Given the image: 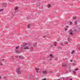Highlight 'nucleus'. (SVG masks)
Returning a JSON list of instances; mask_svg holds the SVG:
<instances>
[{"label": "nucleus", "mask_w": 80, "mask_h": 80, "mask_svg": "<svg viewBox=\"0 0 80 80\" xmlns=\"http://www.w3.org/2000/svg\"><path fill=\"white\" fill-rule=\"evenodd\" d=\"M27 45V44H24L22 45V49L26 50H28L29 48H30L31 50H33V47H35V45H33L32 44H30L28 46H26Z\"/></svg>", "instance_id": "nucleus-1"}, {"label": "nucleus", "mask_w": 80, "mask_h": 80, "mask_svg": "<svg viewBox=\"0 0 80 80\" xmlns=\"http://www.w3.org/2000/svg\"><path fill=\"white\" fill-rule=\"evenodd\" d=\"M16 58H17L19 60H22L24 58L23 56H19V57H17V56H16Z\"/></svg>", "instance_id": "nucleus-2"}, {"label": "nucleus", "mask_w": 80, "mask_h": 80, "mask_svg": "<svg viewBox=\"0 0 80 80\" xmlns=\"http://www.w3.org/2000/svg\"><path fill=\"white\" fill-rule=\"evenodd\" d=\"M16 72L18 74H20V68H18L16 70Z\"/></svg>", "instance_id": "nucleus-3"}, {"label": "nucleus", "mask_w": 80, "mask_h": 80, "mask_svg": "<svg viewBox=\"0 0 80 80\" xmlns=\"http://www.w3.org/2000/svg\"><path fill=\"white\" fill-rule=\"evenodd\" d=\"M68 66L67 63H64L62 64V67H67Z\"/></svg>", "instance_id": "nucleus-4"}, {"label": "nucleus", "mask_w": 80, "mask_h": 80, "mask_svg": "<svg viewBox=\"0 0 80 80\" xmlns=\"http://www.w3.org/2000/svg\"><path fill=\"white\" fill-rule=\"evenodd\" d=\"M69 31L70 32L69 34H70V35H73V31H72V29H70Z\"/></svg>", "instance_id": "nucleus-5"}, {"label": "nucleus", "mask_w": 80, "mask_h": 80, "mask_svg": "<svg viewBox=\"0 0 80 80\" xmlns=\"http://www.w3.org/2000/svg\"><path fill=\"white\" fill-rule=\"evenodd\" d=\"M14 52L16 53H20V52H18V50H17L16 49L15 50V51H14Z\"/></svg>", "instance_id": "nucleus-6"}, {"label": "nucleus", "mask_w": 80, "mask_h": 80, "mask_svg": "<svg viewBox=\"0 0 80 80\" xmlns=\"http://www.w3.org/2000/svg\"><path fill=\"white\" fill-rule=\"evenodd\" d=\"M18 7H16L15 8L14 10L15 12H17V11H18Z\"/></svg>", "instance_id": "nucleus-7"}, {"label": "nucleus", "mask_w": 80, "mask_h": 80, "mask_svg": "<svg viewBox=\"0 0 80 80\" xmlns=\"http://www.w3.org/2000/svg\"><path fill=\"white\" fill-rule=\"evenodd\" d=\"M7 6V3H3L2 5V6L3 7H6Z\"/></svg>", "instance_id": "nucleus-8"}, {"label": "nucleus", "mask_w": 80, "mask_h": 80, "mask_svg": "<svg viewBox=\"0 0 80 80\" xmlns=\"http://www.w3.org/2000/svg\"><path fill=\"white\" fill-rule=\"evenodd\" d=\"M71 71V70L69 69V70L66 71V72L67 73H69V72H70Z\"/></svg>", "instance_id": "nucleus-9"}, {"label": "nucleus", "mask_w": 80, "mask_h": 80, "mask_svg": "<svg viewBox=\"0 0 80 80\" xmlns=\"http://www.w3.org/2000/svg\"><path fill=\"white\" fill-rule=\"evenodd\" d=\"M43 74H44V75H45L47 73V71H43L42 72Z\"/></svg>", "instance_id": "nucleus-10"}, {"label": "nucleus", "mask_w": 80, "mask_h": 80, "mask_svg": "<svg viewBox=\"0 0 80 80\" xmlns=\"http://www.w3.org/2000/svg\"><path fill=\"white\" fill-rule=\"evenodd\" d=\"M71 38H68V40L69 41V42H70V41H71Z\"/></svg>", "instance_id": "nucleus-11"}, {"label": "nucleus", "mask_w": 80, "mask_h": 80, "mask_svg": "<svg viewBox=\"0 0 80 80\" xmlns=\"http://www.w3.org/2000/svg\"><path fill=\"white\" fill-rule=\"evenodd\" d=\"M54 46H55V47H56L57 46V43L55 42L54 43Z\"/></svg>", "instance_id": "nucleus-12"}, {"label": "nucleus", "mask_w": 80, "mask_h": 80, "mask_svg": "<svg viewBox=\"0 0 80 80\" xmlns=\"http://www.w3.org/2000/svg\"><path fill=\"white\" fill-rule=\"evenodd\" d=\"M3 9H0V12H3Z\"/></svg>", "instance_id": "nucleus-13"}, {"label": "nucleus", "mask_w": 80, "mask_h": 80, "mask_svg": "<svg viewBox=\"0 0 80 80\" xmlns=\"http://www.w3.org/2000/svg\"><path fill=\"white\" fill-rule=\"evenodd\" d=\"M64 43L65 44H67V43H68V42H64Z\"/></svg>", "instance_id": "nucleus-14"}, {"label": "nucleus", "mask_w": 80, "mask_h": 80, "mask_svg": "<svg viewBox=\"0 0 80 80\" xmlns=\"http://www.w3.org/2000/svg\"><path fill=\"white\" fill-rule=\"evenodd\" d=\"M50 57H52V58H53V55L52 54H50Z\"/></svg>", "instance_id": "nucleus-15"}, {"label": "nucleus", "mask_w": 80, "mask_h": 80, "mask_svg": "<svg viewBox=\"0 0 80 80\" xmlns=\"http://www.w3.org/2000/svg\"><path fill=\"white\" fill-rule=\"evenodd\" d=\"M30 27V25H28V26H27V28H28Z\"/></svg>", "instance_id": "nucleus-16"}, {"label": "nucleus", "mask_w": 80, "mask_h": 80, "mask_svg": "<svg viewBox=\"0 0 80 80\" xmlns=\"http://www.w3.org/2000/svg\"><path fill=\"white\" fill-rule=\"evenodd\" d=\"M75 52V51L74 50H73L72 52H71V54H73V53Z\"/></svg>", "instance_id": "nucleus-17"}, {"label": "nucleus", "mask_w": 80, "mask_h": 80, "mask_svg": "<svg viewBox=\"0 0 80 80\" xmlns=\"http://www.w3.org/2000/svg\"><path fill=\"white\" fill-rule=\"evenodd\" d=\"M50 7H51V6H50V4H49L48 6V8H50Z\"/></svg>", "instance_id": "nucleus-18"}, {"label": "nucleus", "mask_w": 80, "mask_h": 80, "mask_svg": "<svg viewBox=\"0 0 80 80\" xmlns=\"http://www.w3.org/2000/svg\"><path fill=\"white\" fill-rule=\"evenodd\" d=\"M69 23H70V25H72L73 24V23H72V22H69Z\"/></svg>", "instance_id": "nucleus-19"}, {"label": "nucleus", "mask_w": 80, "mask_h": 80, "mask_svg": "<svg viewBox=\"0 0 80 80\" xmlns=\"http://www.w3.org/2000/svg\"><path fill=\"white\" fill-rule=\"evenodd\" d=\"M75 65H76V64H75V63H72V65H73V66H75Z\"/></svg>", "instance_id": "nucleus-20"}, {"label": "nucleus", "mask_w": 80, "mask_h": 80, "mask_svg": "<svg viewBox=\"0 0 80 80\" xmlns=\"http://www.w3.org/2000/svg\"><path fill=\"white\" fill-rule=\"evenodd\" d=\"M61 46H63V43L62 42H61Z\"/></svg>", "instance_id": "nucleus-21"}, {"label": "nucleus", "mask_w": 80, "mask_h": 80, "mask_svg": "<svg viewBox=\"0 0 80 80\" xmlns=\"http://www.w3.org/2000/svg\"><path fill=\"white\" fill-rule=\"evenodd\" d=\"M18 47H19V46H18V47H16V49H18Z\"/></svg>", "instance_id": "nucleus-22"}, {"label": "nucleus", "mask_w": 80, "mask_h": 80, "mask_svg": "<svg viewBox=\"0 0 80 80\" xmlns=\"http://www.w3.org/2000/svg\"><path fill=\"white\" fill-rule=\"evenodd\" d=\"M4 60H4V59L1 60V61H2V62H5V61H4Z\"/></svg>", "instance_id": "nucleus-23"}, {"label": "nucleus", "mask_w": 80, "mask_h": 80, "mask_svg": "<svg viewBox=\"0 0 80 80\" xmlns=\"http://www.w3.org/2000/svg\"><path fill=\"white\" fill-rule=\"evenodd\" d=\"M78 70V68H77V69H75V71H77V70Z\"/></svg>", "instance_id": "nucleus-24"}, {"label": "nucleus", "mask_w": 80, "mask_h": 80, "mask_svg": "<svg viewBox=\"0 0 80 80\" xmlns=\"http://www.w3.org/2000/svg\"><path fill=\"white\" fill-rule=\"evenodd\" d=\"M75 25H77V21H75L74 22Z\"/></svg>", "instance_id": "nucleus-25"}, {"label": "nucleus", "mask_w": 80, "mask_h": 80, "mask_svg": "<svg viewBox=\"0 0 80 80\" xmlns=\"http://www.w3.org/2000/svg\"><path fill=\"white\" fill-rule=\"evenodd\" d=\"M38 68H35V70H38Z\"/></svg>", "instance_id": "nucleus-26"}, {"label": "nucleus", "mask_w": 80, "mask_h": 80, "mask_svg": "<svg viewBox=\"0 0 80 80\" xmlns=\"http://www.w3.org/2000/svg\"><path fill=\"white\" fill-rule=\"evenodd\" d=\"M42 80H47L46 78H44V79H42Z\"/></svg>", "instance_id": "nucleus-27"}, {"label": "nucleus", "mask_w": 80, "mask_h": 80, "mask_svg": "<svg viewBox=\"0 0 80 80\" xmlns=\"http://www.w3.org/2000/svg\"><path fill=\"white\" fill-rule=\"evenodd\" d=\"M73 73L74 74H75V73H76V72H73Z\"/></svg>", "instance_id": "nucleus-28"}, {"label": "nucleus", "mask_w": 80, "mask_h": 80, "mask_svg": "<svg viewBox=\"0 0 80 80\" xmlns=\"http://www.w3.org/2000/svg\"><path fill=\"white\" fill-rule=\"evenodd\" d=\"M73 19H75V18H76V17H73Z\"/></svg>", "instance_id": "nucleus-29"}, {"label": "nucleus", "mask_w": 80, "mask_h": 80, "mask_svg": "<svg viewBox=\"0 0 80 80\" xmlns=\"http://www.w3.org/2000/svg\"><path fill=\"white\" fill-rule=\"evenodd\" d=\"M52 58H50L49 60V61H51V60H52Z\"/></svg>", "instance_id": "nucleus-30"}, {"label": "nucleus", "mask_w": 80, "mask_h": 80, "mask_svg": "<svg viewBox=\"0 0 80 80\" xmlns=\"http://www.w3.org/2000/svg\"><path fill=\"white\" fill-rule=\"evenodd\" d=\"M67 28H65V31H67Z\"/></svg>", "instance_id": "nucleus-31"}, {"label": "nucleus", "mask_w": 80, "mask_h": 80, "mask_svg": "<svg viewBox=\"0 0 80 80\" xmlns=\"http://www.w3.org/2000/svg\"><path fill=\"white\" fill-rule=\"evenodd\" d=\"M13 0H10L9 1H10L11 2H12V1H13Z\"/></svg>", "instance_id": "nucleus-32"}, {"label": "nucleus", "mask_w": 80, "mask_h": 80, "mask_svg": "<svg viewBox=\"0 0 80 80\" xmlns=\"http://www.w3.org/2000/svg\"><path fill=\"white\" fill-rule=\"evenodd\" d=\"M70 62H73V61H72V60H70Z\"/></svg>", "instance_id": "nucleus-33"}, {"label": "nucleus", "mask_w": 80, "mask_h": 80, "mask_svg": "<svg viewBox=\"0 0 80 80\" xmlns=\"http://www.w3.org/2000/svg\"><path fill=\"white\" fill-rule=\"evenodd\" d=\"M36 72H37H37H38V70H37L36 71Z\"/></svg>", "instance_id": "nucleus-34"}, {"label": "nucleus", "mask_w": 80, "mask_h": 80, "mask_svg": "<svg viewBox=\"0 0 80 80\" xmlns=\"http://www.w3.org/2000/svg\"><path fill=\"white\" fill-rule=\"evenodd\" d=\"M46 36H43V37L44 38H45V37Z\"/></svg>", "instance_id": "nucleus-35"}, {"label": "nucleus", "mask_w": 80, "mask_h": 80, "mask_svg": "<svg viewBox=\"0 0 80 80\" xmlns=\"http://www.w3.org/2000/svg\"><path fill=\"white\" fill-rule=\"evenodd\" d=\"M75 61H73V63H75Z\"/></svg>", "instance_id": "nucleus-36"}, {"label": "nucleus", "mask_w": 80, "mask_h": 80, "mask_svg": "<svg viewBox=\"0 0 80 80\" xmlns=\"http://www.w3.org/2000/svg\"><path fill=\"white\" fill-rule=\"evenodd\" d=\"M11 58H13V57H11Z\"/></svg>", "instance_id": "nucleus-37"}, {"label": "nucleus", "mask_w": 80, "mask_h": 80, "mask_svg": "<svg viewBox=\"0 0 80 80\" xmlns=\"http://www.w3.org/2000/svg\"><path fill=\"white\" fill-rule=\"evenodd\" d=\"M47 37H49V36H47Z\"/></svg>", "instance_id": "nucleus-38"}, {"label": "nucleus", "mask_w": 80, "mask_h": 80, "mask_svg": "<svg viewBox=\"0 0 80 80\" xmlns=\"http://www.w3.org/2000/svg\"><path fill=\"white\" fill-rule=\"evenodd\" d=\"M0 65H2V64H0Z\"/></svg>", "instance_id": "nucleus-39"}, {"label": "nucleus", "mask_w": 80, "mask_h": 80, "mask_svg": "<svg viewBox=\"0 0 80 80\" xmlns=\"http://www.w3.org/2000/svg\"><path fill=\"white\" fill-rule=\"evenodd\" d=\"M62 80H63V78L62 79Z\"/></svg>", "instance_id": "nucleus-40"}, {"label": "nucleus", "mask_w": 80, "mask_h": 80, "mask_svg": "<svg viewBox=\"0 0 80 80\" xmlns=\"http://www.w3.org/2000/svg\"><path fill=\"white\" fill-rule=\"evenodd\" d=\"M1 78V77L0 76V79Z\"/></svg>", "instance_id": "nucleus-41"}, {"label": "nucleus", "mask_w": 80, "mask_h": 80, "mask_svg": "<svg viewBox=\"0 0 80 80\" xmlns=\"http://www.w3.org/2000/svg\"><path fill=\"white\" fill-rule=\"evenodd\" d=\"M79 31H80V29H79Z\"/></svg>", "instance_id": "nucleus-42"}]
</instances>
